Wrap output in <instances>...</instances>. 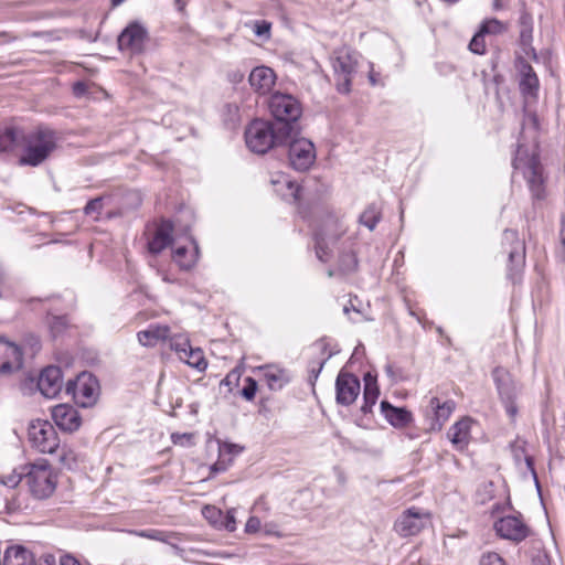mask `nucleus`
Returning a JSON list of instances; mask_svg holds the SVG:
<instances>
[{
    "label": "nucleus",
    "mask_w": 565,
    "mask_h": 565,
    "mask_svg": "<svg viewBox=\"0 0 565 565\" xmlns=\"http://www.w3.org/2000/svg\"><path fill=\"white\" fill-rule=\"evenodd\" d=\"M333 70L337 76V88L343 94L350 92L351 83L356 76H367L371 85L379 83L372 63L365 61L358 52L347 47L334 52Z\"/></svg>",
    "instance_id": "1"
},
{
    "label": "nucleus",
    "mask_w": 565,
    "mask_h": 565,
    "mask_svg": "<svg viewBox=\"0 0 565 565\" xmlns=\"http://www.w3.org/2000/svg\"><path fill=\"white\" fill-rule=\"evenodd\" d=\"M292 126L287 124H271L266 120H253L245 130L247 148L258 154H264L275 146L288 140Z\"/></svg>",
    "instance_id": "2"
},
{
    "label": "nucleus",
    "mask_w": 565,
    "mask_h": 565,
    "mask_svg": "<svg viewBox=\"0 0 565 565\" xmlns=\"http://www.w3.org/2000/svg\"><path fill=\"white\" fill-rule=\"evenodd\" d=\"M57 136L50 128L40 127L22 137L20 166L38 167L56 149Z\"/></svg>",
    "instance_id": "3"
},
{
    "label": "nucleus",
    "mask_w": 565,
    "mask_h": 565,
    "mask_svg": "<svg viewBox=\"0 0 565 565\" xmlns=\"http://www.w3.org/2000/svg\"><path fill=\"white\" fill-rule=\"evenodd\" d=\"M24 483L36 499L49 498L56 488V477L46 460L23 466Z\"/></svg>",
    "instance_id": "4"
},
{
    "label": "nucleus",
    "mask_w": 565,
    "mask_h": 565,
    "mask_svg": "<svg viewBox=\"0 0 565 565\" xmlns=\"http://www.w3.org/2000/svg\"><path fill=\"white\" fill-rule=\"evenodd\" d=\"M65 391L72 395L76 404L82 407L93 406L99 395V384L95 376L88 372H82L75 380L66 383Z\"/></svg>",
    "instance_id": "5"
},
{
    "label": "nucleus",
    "mask_w": 565,
    "mask_h": 565,
    "mask_svg": "<svg viewBox=\"0 0 565 565\" xmlns=\"http://www.w3.org/2000/svg\"><path fill=\"white\" fill-rule=\"evenodd\" d=\"M268 108L271 116L277 120L276 124H287L289 126L297 121L302 114L301 104L290 94H273L268 100Z\"/></svg>",
    "instance_id": "6"
},
{
    "label": "nucleus",
    "mask_w": 565,
    "mask_h": 565,
    "mask_svg": "<svg viewBox=\"0 0 565 565\" xmlns=\"http://www.w3.org/2000/svg\"><path fill=\"white\" fill-rule=\"evenodd\" d=\"M343 232L340 220L334 215H329L316 233V254L321 262L329 260L331 246Z\"/></svg>",
    "instance_id": "7"
},
{
    "label": "nucleus",
    "mask_w": 565,
    "mask_h": 565,
    "mask_svg": "<svg viewBox=\"0 0 565 565\" xmlns=\"http://www.w3.org/2000/svg\"><path fill=\"white\" fill-rule=\"evenodd\" d=\"M492 375L505 412L510 418L514 419L518 415L515 398L520 387L511 374L503 367H495Z\"/></svg>",
    "instance_id": "8"
},
{
    "label": "nucleus",
    "mask_w": 565,
    "mask_h": 565,
    "mask_svg": "<svg viewBox=\"0 0 565 565\" xmlns=\"http://www.w3.org/2000/svg\"><path fill=\"white\" fill-rule=\"evenodd\" d=\"M429 512L419 508H409L396 519L394 530L403 537L417 535L422 530L430 525Z\"/></svg>",
    "instance_id": "9"
},
{
    "label": "nucleus",
    "mask_w": 565,
    "mask_h": 565,
    "mask_svg": "<svg viewBox=\"0 0 565 565\" xmlns=\"http://www.w3.org/2000/svg\"><path fill=\"white\" fill-rule=\"evenodd\" d=\"M29 440L42 454H53L60 445L54 427L47 422H36L29 428Z\"/></svg>",
    "instance_id": "10"
},
{
    "label": "nucleus",
    "mask_w": 565,
    "mask_h": 565,
    "mask_svg": "<svg viewBox=\"0 0 565 565\" xmlns=\"http://www.w3.org/2000/svg\"><path fill=\"white\" fill-rule=\"evenodd\" d=\"M148 40L147 29L139 22H130L118 36V47L122 52L139 54Z\"/></svg>",
    "instance_id": "11"
},
{
    "label": "nucleus",
    "mask_w": 565,
    "mask_h": 565,
    "mask_svg": "<svg viewBox=\"0 0 565 565\" xmlns=\"http://www.w3.org/2000/svg\"><path fill=\"white\" fill-rule=\"evenodd\" d=\"M513 166L515 169H522L527 179L530 189L533 195L537 199L542 196V167L536 156L524 160L522 157V147H519L516 156L513 159Z\"/></svg>",
    "instance_id": "12"
},
{
    "label": "nucleus",
    "mask_w": 565,
    "mask_h": 565,
    "mask_svg": "<svg viewBox=\"0 0 565 565\" xmlns=\"http://www.w3.org/2000/svg\"><path fill=\"white\" fill-rule=\"evenodd\" d=\"M288 158L295 170H308L316 160L313 143L306 138L292 140L289 145Z\"/></svg>",
    "instance_id": "13"
},
{
    "label": "nucleus",
    "mask_w": 565,
    "mask_h": 565,
    "mask_svg": "<svg viewBox=\"0 0 565 565\" xmlns=\"http://www.w3.org/2000/svg\"><path fill=\"white\" fill-rule=\"evenodd\" d=\"M456 407V403L451 399L440 401L438 397H430L426 407L425 417L428 422V429L439 431L444 424L449 419Z\"/></svg>",
    "instance_id": "14"
},
{
    "label": "nucleus",
    "mask_w": 565,
    "mask_h": 565,
    "mask_svg": "<svg viewBox=\"0 0 565 565\" xmlns=\"http://www.w3.org/2000/svg\"><path fill=\"white\" fill-rule=\"evenodd\" d=\"M494 530L502 539L515 543L525 540L531 534L530 527L516 515H508L499 519L494 523Z\"/></svg>",
    "instance_id": "15"
},
{
    "label": "nucleus",
    "mask_w": 565,
    "mask_h": 565,
    "mask_svg": "<svg viewBox=\"0 0 565 565\" xmlns=\"http://www.w3.org/2000/svg\"><path fill=\"white\" fill-rule=\"evenodd\" d=\"M52 419L63 431L73 433L82 425L78 411L68 404H58L52 408Z\"/></svg>",
    "instance_id": "16"
},
{
    "label": "nucleus",
    "mask_w": 565,
    "mask_h": 565,
    "mask_svg": "<svg viewBox=\"0 0 565 565\" xmlns=\"http://www.w3.org/2000/svg\"><path fill=\"white\" fill-rule=\"evenodd\" d=\"M360 381L350 373H339L335 381L337 403L349 406L360 393Z\"/></svg>",
    "instance_id": "17"
},
{
    "label": "nucleus",
    "mask_w": 565,
    "mask_h": 565,
    "mask_svg": "<svg viewBox=\"0 0 565 565\" xmlns=\"http://www.w3.org/2000/svg\"><path fill=\"white\" fill-rule=\"evenodd\" d=\"M38 387L42 395L47 398L55 397L63 387V375L58 366L45 367L38 380Z\"/></svg>",
    "instance_id": "18"
},
{
    "label": "nucleus",
    "mask_w": 565,
    "mask_h": 565,
    "mask_svg": "<svg viewBox=\"0 0 565 565\" xmlns=\"http://www.w3.org/2000/svg\"><path fill=\"white\" fill-rule=\"evenodd\" d=\"M270 183L274 186L275 192L284 200L292 203H297L300 200L301 188L287 174L282 172L275 173L270 179Z\"/></svg>",
    "instance_id": "19"
},
{
    "label": "nucleus",
    "mask_w": 565,
    "mask_h": 565,
    "mask_svg": "<svg viewBox=\"0 0 565 565\" xmlns=\"http://www.w3.org/2000/svg\"><path fill=\"white\" fill-rule=\"evenodd\" d=\"M173 224L169 220L161 221L148 239L149 253L157 255L172 243Z\"/></svg>",
    "instance_id": "20"
},
{
    "label": "nucleus",
    "mask_w": 565,
    "mask_h": 565,
    "mask_svg": "<svg viewBox=\"0 0 565 565\" xmlns=\"http://www.w3.org/2000/svg\"><path fill=\"white\" fill-rule=\"evenodd\" d=\"M252 88L262 95L271 90L276 82L275 72L268 66H257L252 70L249 77Z\"/></svg>",
    "instance_id": "21"
},
{
    "label": "nucleus",
    "mask_w": 565,
    "mask_h": 565,
    "mask_svg": "<svg viewBox=\"0 0 565 565\" xmlns=\"http://www.w3.org/2000/svg\"><path fill=\"white\" fill-rule=\"evenodd\" d=\"M22 366V353L14 343L0 338V371L10 372Z\"/></svg>",
    "instance_id": "22"
},
{
    "label": "nucleus",
    "mask_w": 565,
    "mask_h": 565,
    "mask_svg": "<svg viewBox=\"0 0 565 565\" xmlns=\"http://www.w3.org/2000/svg\"><path fill=\"white\" fill-rule=\"evenodd\" d=\"M472 424L470 417H463L449 428L447 435L456 449L463 450L468 446Z\"/></svg>",
    "instance_id": "23"
},
{
    "label": "nucleus",
    "mask_w": 565,
    "mask_h": 565,
    "mask_svg": "<svg viewBox=\"0 0 565 565\" xmlns=\"http://www.w3.org/2000/svg\"><path fill=\"white\" fill-rule=\"evenodd\" d=\"M520 25V45L524 54L536 60V52L532 46L533 41V19L532 15L523 11L519 19Z\"/></svg>",
    "instance_id": "24"
},
{
    "label": "nucleus",
    "mask_w": 565,
    "mask_h": 565,
    "mask_svg": "<svg viewBox=\"0 0 565 565\" xmlns=\"http://www.w3.org/2000/svg\"><path fill=\"white\" fill-rule=\"evenodd\" d=\"M258 370L263 374L267 386L271 391L281 390L290 381L288 371L276 364L263 365Z\"/></svg>",
    "instance_id": "25"
},
{
    "label": "nucleus",
    "mask_w": 565,
    "mask_h": 565,
    "mask_svg": "<svg viewBox=\"0 0 565 565\" xmlns=\"http://www.w3.org/2000/svg\"><path fill=\"white\" fill-rule=\"evenodd\" d=\"M503 243L510 244V263L518 268L522 267L525 260V246L524 243L519 238L518 232L513 230H505L503 233Z\"/></svg>",
    "instance_id": "26"
},
{
    "label": "nucleus",
    "mask_w": 565,
    "mask_h": 565,
    "mask_svg": "<svg viewBox=\"0 0 565 565\" xmlns=\"http://www.w3.org/2000/svg\"><path fill=\"white\" fill-rule=\"evenodd\" d=\"M138 341L143 347H154L170 338V328L166 324H149L147 329L137 333Z\"/></svg>",
    "instance_id": "27"
},
{
    "label": "nucleus",
    "mask_w": 565,
    "mask_h": 565,
    "mask_svg": "<svg viewBox=\"0 0 565 565\" xmlns=\"http://www.w3.org/2000/svg\"><path fill=\"white\" fill-rule=\"evenodd\" d=\"M3 565H35L33 554L21 545H13L6 550Z\"/></svg>",
    "instance_id": "28"
},
{
    "label": "nucleus",
    "mask_w": 565,
    "mask_h": 565,
    "mask_svg": "<svg viewBox=\"0 0 565 565\" xmlns=\"http://www.w3.org/2000/svg\"><path fill=\"white\" fill-rule=\"evenodd\" d=\"M193 250H189L186 247H177L172 253L173 262L180 267L182 270L191 269L198 259L199 247L195 243Z\"/></svg>",
    "instance_id": "29"
},
{
    "label": "nucleus",
    "mask_w": 565,
    "mask_h": 565,
    "mask_svg": "<svg viewBox=\"0 0 565 565\" xmlns=\"http://www.w3.org/2000/svg\"><path fill=\"white\" fill-rule=\"evenodd\" d=\"M379 387L376 385V379L367 373L364 376V404L361 407L363 413L371 412L373 405H375L376 399L379 397Z\"/></svg>",
    "instance_id": "30"
},
{
    "label": "nucleus",
    "mask_w": 565,
    "mask_h": 565,
    "mask_svg": "<svg viewBox=\"0 0 565 565\" xmlns=\"http://www.w3.org/2000/svg\"><path fill=\"white\" fill-rule=\"evenodd\" d=\"M180 360L198 371H204L207 367L204 353L200 348H189L184 354L181 353Z\"/></svg>",
    "instance_id": "31"
},
{
    "label": "nucleus",
    "mask_w": 565,
    "mask_h": 565,
    "mask_svg": "<svg viewBox=\"0 0 565 565\" xmlns=\"http://www.w3.org/2000/svg\"><path fill=\"white\" fill-rule=\"evenodd\" d=\"M521 90L524 94H534L539 88V78L534 73L533 68L529 64H524L522 67V78L520 82Z\"/></svg>",
    "instance_id": "32"
},
{
    "label": "nucleus",
    "mask_w": 565,
    "mask_h": 565,
    "mask_svg": "<svg viewBox=\"0 0 565 565\" xmlns=\"http://www.w3.org/2000/svg\"><path fill=\"white\" fill-rule=\"evenodd\" d=\"M413 422V414L407 408L391 405V426L395 428H406Z\"/></svg>",
    "instance_id": "33"
},
{
    "label": "nucleus",
    "mask_w": 565,
    "mask_h": 565,
    "mask_svg": "<svg viewBox=\"0 0 565 565\" xmlns=\"http://www.w3.org/2000/svg\"><path fill=\"white\" fill-rule=\"evenodd\" d=\"M241 451V448L237 445L234 444H223L220 446V458L227 455H235ZM228 463L225 462L223 459H218L212 467H211V473H217L221 471H225L227 469Z\"/></svg>",
    "instance_id": "34"
},
{
    "label": "nucleus",
    "mask_w": 565,
    "mask_h": 565,
    "mask_svg": "<svg viewBox=\"0 0 565 565\" xmlns=\"http://www.w3.org/2000/svg\"><path fill=\"white\" fill-rule=\"evenodd\" d=\"M18 145V132L13 128L0 131V153L10 151Z\"/></svg>",
    "instance_id": "35"
},
{
    "label": "nucleus",
    "mask_w": 565,
    "mask_h": 565,
    "mask_svg": "<svg viewBox=\"0 0 565 565\" xmlns=\"http://www.w3.org/2000/svg\"><path fill=\"white\" fill-rule=\"evenodd\" d=\"M168 340L170 341L171 350L177 352L179 359L181 358V353L184 354L189 350V348H191L189 339L183 334H170V338H168Z\"/></svg>",
    "instance_id": "36"
},
{
    "label": "nucleus",
    "mask_w": 565,
    "mask_h": 565,
    "mask_svg": "<svg viewBox=\"0 0 565 565\" xmlns=\"http://www.w3.org/2000/svg\"><path fill=\"white\" fill-rule=\"evenodd\" d=\"M480 31L483 34H501L507 31V25L497 19H489L482 23Z\"/></svg>",
    "instance_id": "37"
},
{
    "label": "nucleus",
    "mask_w": 565,
    "mask_h": 565,
    "mask_svg": "<svg viewBox=\"0 0 565 565\" xmlns=\"http://www.w3.org/2000/svg\"><path fill=\"white\" fill-rule=\"evenodd\" d=\"M204 518L215 527L221 529L223 512L215 507H205L203 509Z\"/></svg>",
    "instance_id": "38"
},
{
    "label": "nucleus",
    "mask_w": 565,
    "mask_h": 565,
    "mask_svg": "<svg viewBox=\"0 0 565 565\" xmlns=\"http://www.w3.org/2000/svg\"><path fill=\"white\" fill-rule=\"evenodd\" d=\"M379 221V213L375 207L365 210L361 216L360 222L365 225L369 230H373Z\"/></svg>",
    "instance_id": "39"
},
{
    "label": "nucleus",
    "mask_w": 565,
    "mask_h": 565,
    "mask_svg": "<svg viewBox=\"0 0 565 565\" xmlns=\"http://www.w3.org/2000/svg\"><path fill=\"white\" fill-rule=\"evenodd\" d=\"M24 470L21 467L20 471H12L11 473L1 478V483L8 488H15L20 482H24Z\"/></svg>",
    "instance_id": "40"
},
{
    "label": "nucleus",
    "mask_w": 565,
    "mask_h": 565,
    "mask_svg": "<svg viewBox=\"0 0 565 565\" xmlns=\"http://www.w3.org/2000/svg\"><path fill=\"white\" fill-rule=\"evenodd\" d=\"M102 209H103V199L95 198L86 204V206L84 207V212L86 215L94 216L97 220L98 215L102 212Z\"/></svg>",
    "instance_id": "41"
},
{
    "label": "nucleus",
    "mask_w": 565,
    "mask_h": 565,
    "mask_svg": "<svg viewBox=\"0 0 565 565\" xmlns=\"http://www.w3.org/2000/svg\"><path fill=\"white\" fill-rule=\"evenodd\" d=\"M484 34L479 32L475 34V36L471 39L469 43V49L471 52L476 54H483L486 52V44H484Z\"/></svg>",
    "instance_id": "42"
},
{
    "label": "nucleus",
    "mask_w": 565,
    "mask_h": 565,
    "mask_svg": "<svg viewBox=\"0 0 565 565\" xmlns=\"http://www.w3.org/2000/svg\"><path fill=\"white\" fill-rule=\"evenodd\" d=\"M256 392H257V382L253 377H246L245 386L243 387V390L241 392L242 396L247 401H252V399H254Z\"/></svg>",
    "instance_id": "43"
},
{
    "label": "nucleus",
    "mask_w": 565,
    "mask_h": 565,
    "mask_svg": "<svg viewBox=\"0 0 565 565\" xmlns=\"http://www.w3.org/2000/svg\"><path fill=\"white\" fill-rule=\"evenodd\" d=\"M235 509H230L226 513H223L221 529H225L230 532L235 531L236 529V519H235Z\"/></svg>",
    "instance_id": "44"
},
{
    "label": "nucleus",
    "mask_w": 565,
    "mask_h": 565,
    "mask_svg": "<svg viewBox=\"0 0 565 565\" xmlns=\"http://www.w3.org/2000/svg\"><path fill=\"white\" fill-rule=\"evenodd\" d=\"M134 533L140 537H146L149 540H154V541H160V542L167 541L166 533L162 531H159V530H142V531H135Z\"/></svg>",
    "instance_id": "45"
},
{
    "label": "nucleus",
    "mask_w": 565,
    "mask_h": 565,
    "mask_svg": "<svg viewBox=\"0 0 565 565\" xmlns=\"http://www.w3.org/2000/svg\"><path fill=\"white\" fill-rule=\"evenodd\" d=\"M480 565H507L504 559L497 553L490 552L483 554L480 559Z\"/></svg>",
    "instance_id": "46"
},
{
    "label": "nucleus",
    "mask_w": 565,
    "mask_h": 565,
    "mask_svg": "<svg viewBox=\"0 0 565 565\" xmlns=\"http://www.w3.org/2000/svg\"><path fill=\"white\" fill-rule=\"evenodd\" d=\"M49 324L51 332L56 337L65 329L66 319L64 317H52Z\"/></svg>",
    "instance_id": "47"
},
{
    "label": "nucleus",
    "mask_w": 565,
    "mask_h": 565,
    "mask_svg": "<svg viewBox=\"0 0 565 565\" xmlns=\"http://www.w3.org/2000/svg\"><path fill=\"white\" fill-rule=\"evenodd\" d=\"M171 440L174 445H180V446H188V445H192L193 444V434H189V433H183V434H179V433H173L171 435Z\"/></svg>",
    "instance_id": "48"
},
{
    "label": "nucleus",
    "mask_w": 565,
    "mask_h": 565,
    "mask_svg": "<svg viewBox=\"0 0 565 565\" xmlns=\"http://www.w3.org/2000/svg\"><path fill=\"white\" fill-rule=\"evenodd\" d=\"M270 26L271 24L265 20L263 21H256L254 23V32L257 36H266L269 38L270 35Z\"/></svg>",
    "instance_id": "49"
},
{
    "label": "nucleus",
    "mask_w": 565,
    "mask_h": 565,
    "mask_svg": "<svg viewBox=\"0 0 565 565\" xmlns=\"http://www.w3.org/2000/svg\"><path fill=\"white\" fill-rule=\"evenodd\" d=\"M356 266V259L354 257V255L352 254H345L342 256L341 258V270L343 271H351L355 268Z\"/></svg>",
    "instance_id": "50"
},
{
    "label": "nucleus",
    "mask_w": 565,
    "mask_h": 565,
    "mask_svg": "<svg viewBox=\"0 0 565 565\" xmlns=\"http://www.w3.org/2000/svg\"><path fill=\"white\" fill-rule=\"evenodd\" d=\"M263 530L260 520L257 516H250L245 524V532L253 534Z\"/></svg>",
    "instance_id": "51"
},
{
    "label": "nucleus",
    "mask_w": 565,
    "mask_h": 565,
    "mask_svg": "<svg viewBox=\"0 0 565 565\" xmlns=\"http://www.w3.org/2000/svg\"><path fill=\"white\" fill-rule=\"evenodd\" d=\"M62 451L63 452H62V455L60 457L61 462L64 466H66L68 468H72L73 465H75V462H76V456H75L74 451L71 450V449L65 450L64 448L62 449Z\"/></svg>",
    "instance_id": "52"
},
{
    "label": "nucleus",
    "mask_w": 565,
    "mask_h": 565,
    "mask_svg": "<svg viewBox=\"0 0 565 565\" xmlns=\"http://www.w3.org/2000/svg\"><path fill=\"white\" fill-rule=\"evenodd\" d=\"M263 532L265 535H268V536H276L279 539L285 536V534H282L280 531L277 530V526L274 523H266L263 526Z\"/></svg>",
    "instance_id": "53"
},
{
    "label": "nucleus",
    "mask_w": 565,
    "mask_h": 565,
    "mask_svg": "<svg viewBox=\"0 0 565 565\" xmlns=\"http://www.w3.org/2000/svg\"><path fill=\"white\" fill-rule=\"evenodd\" d=\"M60 565H81V563L71 555H64L60 558Z\"/></svg>",
    "instance_id": "54"
},
{
    "label": "nucleus",
    "mask_w": 565,
    "mask_h": 565,
    "mask_svg": "<svg viewBox=\"0 0 565 565\" xmlns=\"http://www.w3.org/2000/svg\"><path fill=\"white\" fill-rule=\"evenodd\" d=\"M482 490L487 494L484 498H482V502L486 501V499H491L493 495V482H487L482 486Z\"/></svg>",
    "instance_id": "55"
},
{
    "label": "nucleus",
    "mask_w": 565,
    "mask_h": 565,
    "mask_svg": "<svg viewBox=\"0 0 565 565\" xmlns=\"http://www.w3.org/2000/svg\"><path fill=\"white\" fill-rule=\"evenodd\" d=\"M39 565H56L55 556L50 554L43 555L39 561Z\"/></svg>",
    "instance_id": "56"
},
{
    "label": "nucleus",
    "mask_w": 565,
    "mask_h": 565,
    "mask_svg": "<svg viewBox=\"0 0 565 565\" xmlns=\"http://www.w3.org/2000/svg\"><path fill=\"white\" fill-rule=\"evenodd\" d=\"M239 377V374L236 373V372H232L230 374L226 375V377L221 382V384L223 385H227L230 386L232 384V379H234L235 381H237Z\"/></svg>",
    "instance_id": "57"
},
{
    "label": "nucleus",
    "mask_w": 565,
    "mask_h": 565,
    "mask_svg": "<svg viewBox=\"0 0 565 565\" xmlns=\"http://www.w3.org/2000/svg\"><path fill=\"white\" fill-rule=\"evenodd\" d=\"M323 364H324V361L319 362L317 369L316 367H311L310 371H309L310 372V376H312L315 380H317L319 373L321 372V370L323 367Z\"/></svg>",
    "instance_id": "58"
},
{
    "label": "nucleus",
    "mask_w": 565,
    "mask_h": 565,
    "mask_svg": "<svg viewBox=\"0 0 565 565\" xmlns=\"http://www.w3.org/2000/svg\"><path fill=\"white\" fill-rule=\"evenodd\" d=\"M532 565H550V564H548L547 557L545 555H540L533 559Z\"/></svg>",
    "instance_id": "59"
},
{
    "label": "nucleus",
    "mask_w": 565,
    "mask_h": 565,
    "mask_svg": "<svg viewBox=\"0 0 565 565\" xmlns=\"http://www.w3.org/2000/svg\"><path fill=\"white\" fill-rule=\"evenodd\" d=\"M158 274L161 275L163 281L169 284L175 282V279L171 277L168 273L158 270Z\"/></svg>",
    "instance_id": "60"
},
{
    "label": "nucleus",
    "mask_w": 565,
    "mask_h": 565,
    "mask_svg": "<svg viewBox=\"0 0 565 565\" xmlns=\"http://www.w3.org/2000/svg\"><path fill=\"white\" fill-rule=\"evenodd\" d=\"M381 412L385 416V418H388V401L383 399L381 402Z\"/></svg>",
    "instance_id": "61"
},
{
    "label": "nucleus",
    "mask_w": 565,
    "mask_h": 565,
    "mask_svg": "<svg viewBox=\"0 0 565 565\" xmlns=\"http://www.w3.org/2000/svg\"><path fill=\"white\" fill-rule=\"evenodd\" d=\"M85 90V85L81 82H77L75 85H74V92L76 95H79L82 94L83 92Z\"/></svg>",
    "instance_id": "62"
},
{
    "label": "nucleus",
    "mask_w": 565,
    "mask_h": 565,
    "mask_svg": "<svg viewBox=\"0 0 565 565\" xmlns=\"http://www.w3.org/2000/svg\"><path fill=\"white\" fill-rule=\"evenodd\" d=\"M243 79V75L239 73L234 74L233 82H241Z\"/></svg>",
    "instance_id": "63"
},
{
    "label": "nucleus",
    "mask_w": 565,
    "mask_h": 565,
    "mask_svg": "<svg viewBox=\"0 0 565 565\" xmlns=\"http://www.w3.org/2000/svg\"><path fill=\"white\" fill-rule=\"evenodd\" d=\"M493 8H494L495 10H499V9H501V8H502V4H501L500 0H494V2H493Z\"/></svg>",
    "instance_id": "64"
}]
</instances>
